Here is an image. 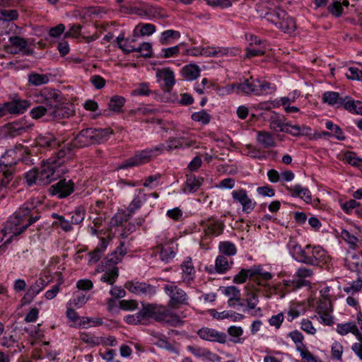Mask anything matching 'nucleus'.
I'll list each match as a JSON object with an SVG mask.
<instances>
[{"label":"nucleus","instance_id":"b1692460","mask_svg":"<svg viewBox=\"0 0 362 362\" xmlns=\"http://www.w3.org/2000/svg\"><path fill=\"white\" fill-rule=\"evenodd\" d=\"M44 280L38 279L33 284H32L28 289L27 292L21 299L23 305L30 303L34 297L37 296L44 288Z\"/></svg>","mask_w":362,"mask_h":362},{"label":"nucleus","instance_id":"4d7b16f0","mask_svg":"<svg viewBox=\"0 0 362 362\" xmlns=\"http://www.w3.org/2000/svg\"><path fill=\"white\" fill-rule=\"evenodd\" d=\"M256 83L257 84L258 91L257 95L272 93L275 90V87L272 86V84L267 81L256 80Z\"/></svg>","mask_w":362,"mask_h":362},{"label":"nucleus","instance_id":"052dcab7","mask_svg":"<svg viewBox=\"0 0 362 362\" xmlns=\"http://www.w3.org/2000/svg\"><path fill=\"white\" fill-rule=\"evenodd\" d=\"M341 237L352 248H355L358 246V239L356 236L351 235L348 230H343L341 231Z\"/></svg>","mask_w":362,"mask_h":362},{"label":"nucleus","instance_id":"0e129e2a","mask_svg":"<svg viewBox=\"0 0 362 362\" xmlns=\"http://www.w3.org/2000/svg\"><path fill=\"white\" fill-rule=\"evenodd\" d=\"M52 216L57 219L59 222V226L62 228V229L66 232H69L72 230V226L69 221L65 219V218L61 215L57 214H52Z\"/></svg>","mask_w":362,"mask_h":362},{"label":"nucleus","instance_id":"680f3d73","mask_svg":"<svg viewBox=\"0 0 362 362\" xmlns=\"http://www.w3.org/2000/svg\"><path fill=\"white\" fill-rule=\"evenodd\" d=\"M283 284L285 287L288 288L291 287L293 290H296L299 288L303 286L308 285V281L303 279H298V280H283Z\"/></svg>","mask_w":362,"mask_h":362},{"label":"nucleus","instance_id":"f3484780","mask_svg":"<svg viewBox=\"0 0 362 362\" xmlns=\"http://www.w3.org/2000/svg\"><path fill=\"white\" fill-rule=\"evenodd\" d=\"M233 199L241 204L243 211L247 214L250 213L255 207L256 202H253L247 195L245 189H240L232 192Z\"/></svg>","mask_w":362,"mask_h":362},{"label":"nucleus","instance_id":"a211bd4d","mask_svg":"<svg viewBox=\"0 0 362 362\" xmlns=\"http://www.w3.org/2000/svg\"><path fill=\"white\" fill-rule=\"evenodd\" d=\"M95 144H97V141L93 129L90 128L81 130L75 137L72 144L77 148H83Z\"/></svg>","mask_w":362,"mask_h":362},{"label":"nucleus","instance_id":"13d9d810","mask_svg":"<svg viewBox=\"0 0 362 362\" xmlns=\"http://www.w3.org/2000/svg\"><path fill=\"white\" fill-rule=\"evenodd\" d=\"M192 119L194 121L199 122L203 124H206L209 123L211 116L206 111L202 110L199 112H194L192 115Z\"/></svg>","mask_w":362,"mask_h":362},{"label":"nucleus","instance_id":"49530a36","mask_svg":"<svg viewBox=\"0 0 362 362\" xmlns=\"http://www.w3.org/2000/svg\"><path fill=\"white\" fill-rule=\"evenodd\" d=\"M158 248L160 250V256L162 261L168 262L175 257V252L172 247L160 245Z\"/></svg>","mask_w":362,"mask_h":362},{"label":"nucleus","instance_id":"6ab92c4d","mask_svg":"<svg viewBox=\"0 0 362 362\" xmlns=\"http://www.w3.org/2000/svg\"><path fill=\"white\" fill-rule=\"evenodd\" d=\"M55 170L56 167L52 163H49L48 160L46 163H44L40 168L37 170L38 176V185H45L50 183L51 181L54 179L53 175Z\"/></svg>","mask_w":362,"mask_h":362},{"label":"nucleus","instance_id":"39448f33","mask_svg":"<svg viewBox=\"0 0 362 362\" xmlns=\"http://www.w3.org/2000/svg\"><path fill=\"white\" fill-rule=\"evenodd\" d=\"M337 331L341 335L352 333L356 337L358 342L354 343L352 345L351 349L362 361V333L358 330L357 326L353 322L338 324Z\"/></svg>","mask_w":362,"mask_h":362},{"label":"nucleus","instance_id":"58836bf2","mask_svg":"<svg viewBox=\"0 0 362 362\" xmlns=\"http://www.w3.org/2000/svg\"><path fill=\"white\" fill-rule=\"evenodd\" d=\"M344 107L349 112L362 115V102L361 101H354L347 97V99L345 100Z\"/></svg>","mask_w":362,"mask_h":362},{"label":"nucleus","instance_id":"8fccbe9b","mask_svg":"<svg viewBox=\"0 0 362 362\" xmlns=\"http://www.w3.org/2000/svg\"><path fill=\"white\" fill-rule=\"evenodd\" d=\"M187 349L191 354L197 357H209L212 355V353L207 349L198 346H188Z\"/></svg>","mask_w":362,"mask_h":362},{"label":"nucleus","instance_id":"338daca9","mask_svg":"<svg viewBox=\"0 0 362 362\" xmlns=\"http://www.w3.org/2000/svg\"><path fill=\"white\" fill-rule=\"evenodd\" d=\"M317 313L332 312V303L329 298L320 299L317 306Z\"/></svg>","mask_w":362,"mask_h":362},{"label":"nucleus","instance_id":"c85d7f7f","mask_svg":"<svg viewBox=\"0 0 362 362\" xmlns=\"http://www.w3.org/2000/svg\"><path fill=\"white\" fill-rule=\"evenodd\" d=\"M109 243V240L105 238H100V244L96 247V248L88 253L90 256L89 263L95 264L98 262L102 257L104 252L105 251L107 245Z\"/></svg>","mask_w":362,"mask_h":362},{"label":"nucleus","instance_id":"e2e57ef3","mask_svg":"<svg viewBox=\"0 0 362 362\" xmlns=\"http://www.w3.org/2000/svg\"><path fill=\"white\" fill-rule=\"evenodd\" d=\"M331 353L332 358L341 361L343 354L342 345L338 341H334L331 347Z\"/></svg>","mask_w":362,"mask_h":362},{"label":"nucleus","instance_id":"20e7f679","mask_svg":"<svg viewBox=\"0 0 362 362\" xmlns=\"http://www.w3.org/2000/svg\"><path fill=\"white\" fill-rule=\"evenodd\" d=\"M161 148L156 146L151 148H147L143 151H138L135 155L124 161L119 167L120 169L130 168L133 166H139L147 163L151 160L153 157L156 155V152H160Z\"/></svg>","mask_w":362,"mask_h":362},{"label":"nucleus","instance_id":"603ef678","mask_svg":"<svg viewBox=\"0 0 362 362\" xmlns=\"http://www.w3.org/2000/svg\"><path fill=\"white\" fill-rule=\"evenodd\" d=\"M125 103V99L121 96H114L110 99L109 107L114 112H119Z\"/></svg>","mask_w":362,"mask_h":362},{"label":"nucleus","instance_id":"bf43d9fd","mask_svg":"<svg viewBox=\"0 0 362 362\" xmlns=\"http://www.w3.org/2000/svg\"><path fill=\"white\" fill-rule=\"evenodd\" d=\"M229 268L228 259L223 256L219 255L216 259V269L218 272L223 273Z\"/></svg>","mask_w":362,"mask_h":362},{"label":"nucleus","instance_id":"bb28decb","mask_svg":"<svg viewBox=\"0 0 362 362\" xmlns=\"http://www.w3.org/2000/svg\"><path fill=\"white\" fill-rule=\"evenodd\" d=\"M41 96L44 98V105L47 107L56 105L57 103H60L61 95L57 90L45 88L42 91Z\"/></svg>","mask_w":362,"mask_h":362},{"label":"nucleus","instance_id":"a19ab883","mask_svg":"<svg viewBox=\"0 0 362 362\" xmlns=\"http://www.w3.org/2000/svg\"><path fill=\"white\" fill-rule=\"evenodd\" d=\"M223 293L228 296L229 298L235 299L238 303V305L243 306V303L240 302L241 293L240 291L235 286H230L225 287L223 290Z\"/></svg>","mask_w":362,"mask_h":362},{"label":"nucleus","instance_id":"423d86ee","mask_svg":"<svg viewBox=\"0 0 362 362\" xmlns=\"http://www.w3.org/2000/svg\"><path fill=\"white\" fill-rule=\"evenodd\" d=\"M35 208V206L33 202L24 204L23 206L21 207L15 214L14 217L9 220L7 223H10L13 227L21 228L23 226L28 223L29 220L31 219V218L37 216L38 218L35 221H37L40 218V216H33L32 211Z\"/></svg>","mask_w":362,"mask_h":362},{"label":"nucleus","instance_id":"f03ea898","mask_svg":"<svg viewBox=\"0 0 362 362\" xmlns=\"http://www.w3.org/2000/svg\"><path fill=\"white\" fill-rule=\"evenodd\" d=\"M14 153V150L7 151L0 161V197L2 198L5 197L13 187V170L12 165L16 163V160L12 161L6 160L7 157L12 156Z\"/></svg>","mask_w":362,"mask_h":362},{"label":"nucleus","instance_id":"37998d69","mask_svg":"<svg viewBox=\"0 0 362 362\" xmlns=\"http://www.w3.org/2000/svg\"><path fill=\"white\" fill-rule=\"evenodd\" d=\"M226 53V49L220 47L202 48L199 52L200 55L206 57H221Z\"/></svg>","mask_w":362,"mask_h":362},{"label":"nucleus","instance_id":"5701e85b","mask_svg":"<svg viewBox=\"0 0 362 362\" xmlns=\"http://www.w3.org/2000/svg\"><path fill=\"white\" fill-rule=\"evenodd\" d=\"M156 77L158 80L164 81L163 90L170 92L175 83L173 71L170 69H158L156 72Z\"/></svg>","mask_w":362,"mask_h":362},{"label":"nucleus","instance_id":"cd10ccee","mask_svg":"<svg viewBox=\"0 0 362 362\" xmlns=\"http://www.w3.org/2000/svg\"><path fill=\"white\" fill-rule=\"evenodd\" d=\"M346 98H340L337 92L327 91L325 92L322 95V100L324 103L329 104V105H335L337 107H344Z\"/></svg>","mask_w":362,"mask_h":362},{"label":"nucleus","instance_id":"3c124183","mask_svg":"<svg viewBox=\"0 0 362 362\" xmlns=\"http://www.w3.org/2000/svg\"><path fill=\"white\" fill-rule=\"evenodd\" d=\"M49 107L45 105H38L33 108L30 112V116L33 119H39L42 116L47 115L49 117Z\"/></svg>","mask_w":362,"mask_h":362},{"label":"nucleus","instance_id":"dca6fc26","mask_svg":"<svg viewBox=\"0 0 362 362\" xmlns=\"http://www.w3.org/2000/svg\"><path fill=\"white\" fill-rule=\"evenodd\" d=\"M9 42L11 44L5 47L6 52L11 54H17L23 51L25 55L33 54V50L27 48L28 42L24 38L13 36L9 38Z\"/></svg>","mask_w":362,"mask_h":362},{"label":"nucleus","instance_id":"a878e982","mask_svg":"<svg viewBox=\"0 0 362 362\" xmlns=\"http://www.w3.org/2000/svg\"><path fill=\"white\" fill-rule=\"evenodd\" d=\"M287 126L289 123L286 122L283 117L274 112L269 119V127L276 133L285 132L287 131Z\"/></svg>","mask_w":362,"mask_h":362},{"label":"nucleus","instance_id":"4be33fe9","mask_svg":"<svg viewBox=\"0 0 362 362\" xmlns=\"http://www.w3.org/2000/svg\"><path fill=\"white\" fill-rule=\"evenodd\" d=\"M6 115L8 114L18 115L23 113L30 106L26 100H13L4 103Z\"/></svg>","mask_w":362,"mask_h":362},{"label":"nucleus","instance_id":"6e6552de","mask_svg":"<svg viewBox=\"0 0 362 362\" xmlns=\"http://www.w3.org/2000/svg\"><path fill=\"white\" fill-rule=\"evenodd\" d=\"M164 290L170 297L169 305L172 308H177L180 305L187 304V293L174 284L165 285Z\"/></svg>","mask_w":362,"mask_h":362},{"label":"nucleus","instance_id":"de8ad7c7","mask_svg":"<svg viewBox=\"0 0 362 362\" xmlns=\"http://www.w3.org/2000/svg\"><path fill=\"white\" fill-rule=\"evenodd\" d=\"M218 248L221 253L228 256L234 255L237 252L235 245L228 241L221 242Z\"/></svg>","mask_w":362,"mask_h":362},{"label":"nucleus","instance_id":"4c0bfd02","mask_svg":"<svg viewBox=\"0 0 362 362\" xmlns=\"http://www.w3.org/2000/svg\"><path fill=\"white\" fill-rule=\"evenodd\" d=\"M180 34L178 31L168 30L162 33L160 42L163 45H167L173 42V40L178 39Z\"/></svg>","mask_w":362,"mask_h":362},{"label":"nucleus","instance_id":"1a4fd4ad","mask_svg":"<svg viewBox=\"0 0 362 362\" xmlns=\"http://www.w3.org/2000/svg\"><path fill=\"white\" fill-rule=\"evenodd\" d=\"M33 126V124L28 122L25 119H21L5 125L2 132L5 137L13 138L28 132Z\"/></svg>","mask_w":362,"mask_h":362},{"label":"nucleus","instance_id":"69168bd1","mask_svg":"<svg viewBox=\"0 0 362 362\" xmlns=\"http://www.w3.org/2000/svg\"><path fill=\"white\" fill-rule=\"evenodd\" d=\"M344 159L347 163L356 167H359L360 163L362 162V158L357 157L356 154L352 151L346 152Z\"/></svg>","mask_w":362,"mask_h":362},{"label":"nucleus","instance_id":"393cba45","mask_svg":"<svg viewBox=\"0 0 362 362\" xmlns=\"http://www.w3.org/2000/svg\"><path fill=\"white\" fill-rule=\"evenodd\" d=\"M182 281L187 284L194 281L195 269L190 257H187L181 264Z\"/></svg>","mask_w":362,"mask_h":362},{"label":"nucleus","instance_id":"e433bc0d","mask_svg":"<svg viewBox=\"0 0 362 362\" xmlns=\"http://www.w3.org/2000/svg\"><path fill=\"white\" fill-rule=\"evenodd\" d=\"M287 13L284 10L280 8H276L273 11L267 14V19L274 23L277 27L279 25L280 22L284 19Z\"/></svg>","mask_w":362,"mask_h":362},{"label":"nucleus","instance_id":"72a5a7b5","mask_svg":"<svg viewBox=\"0 0 362 362\" xmlns=\"http://www.w3.org/2000/svg\"><path fill=\"white\" fill-rule=\"evenodd\" d=\"M200 69L197 65L189 64L185 66L181 70L182 76L187 80L192 81L199 77Z\"/></svg>","mask_w":362,"mask_h":362},{"label":"nucleus","instance_id":"7ed1b4c3","mask_svg":"<svg viewBox=\"0 0 362 362\" xmlns=\"http://www.w3.org/2000/svg\"><path fill=\"white\" fill-rule=\"evenodd\" d=\"M299 258L300 262L310 265H319L327 262V256L326 252L321 247L307 245L303 248L301 258Z\"/></svg>","mask_w":362,"mask_h":362},{"label":"nucleus","instance_id":"473e14b6","mask_svg":"<svg viewBox=\"0 0 362 362\" xmlns=\"http://www.w3.org/2000/svg\"><path fill=\"white\" fill-rule=\"evenodd\" d=\"M203 179L201 177H196L194 175H187V180L185 182L186 187L184 189L185 192L193 193L198 190L202 185Z\"/></svg>","mask_w":362,"mask_h":362},{"label":"nucleus","instance_id":"ea45409f","mask_svg":"<svg viewBox=\"0 0 362 362\" xmlns=\"http://www.w3.org/2000/svg\"><path fill=\"white\" fill-rule=\"evenodd\" d=\"M127 250L124 248V243H121L117 250L108 257L107 262H110L112 264H116L122 260Z\"/></svg>","mask_w":362,"mask_h":362},{"label":"nucleus","instance_id":"412c9836","mask_svg":"<svg viewBox=\"0 0 362 362\" xmlns=\"http://www.w3.org/2000/svg\"><path fill=\"white\" fill-rule=\"evenodd\" d=\"M73 112L70 107L57 103L56 105L49 107V117L51 119H61L69 117Z\"/></svg>","mask_w":362,"mask_h":362},{"label":"nucleus","instance_id":"9b49d317","mask_svg":"<svg viewBox=\"0 0 362 362\" xmlns=\"http://www.w3.org/2000/svg\"><path fill=\"white\" fill-rule=\"evenodd\" d=\"M124 286L131 293L147 298H151L156 293L155 286L144 282L127 281Z\"/></svg>","mask_w":362,"mask_h":362},{"label":"nucleus","instance_id":"864d4df0","mask_svg":"<svg viewBox=\"0 0 362 362\" xmlns=\"http://www.w3.org/2000/svg\"><path fill=\"white\" fill-rule=\"evenodd\" d=\"M71 223L72 224H79L81 223L85 218L86 211L81 207H77L76 209L71 212Z\"/></svg>","mask_w":362,"mask_h":362},{"label":"nucleus","instance_id":"09e8293b","mask_svg":"<svg viewBox=\"0 0 362 362\" xmlns=\"http://www.w3.org/2000/svg\"><path fill=\"white\" fill-rule=\"evenodd\" d=\"M118 277V269L117 267L105 272L101 276L100 280L112 285Z\"/></svg>","mask_w":362,"mask_h":362},{"label":"nucleus","instance_id":"2eb2a0df","mask_svg":"<svg viewBox=\"0 0 362 362\" xmlns=\"http://www.w3.org/2000/svg\"><path fill=\"white\" fill-rule=\"evenodd\" d=\"M73 146L70 143L64 144L56 153L55 156L48 159L49 163H52L57 168L70 160L73 156Z\"/></svg>","mask_w":362,"mask_h":362},{"label":"nucleus","instance_id":"f704fd0d","mask_svg":"<svg viewBox=\"0 0 362 362\" xmlns=\"http://www.w3.org/2000/svg\"><path fill=\"white\" fill-rule=\"evenodd\" d=\"M287 247L289 250L290 253L297 261L300 262V258H301L302 255L303 253V249L301 248L300 245L293 238H290Z\"/></svg>","mask_w":362,"mask_h":362},{"label":"nucleus","instance_id":"9d476101","mask_svg":"<svg viewBox=\"0 0 362 362\" xmlns=\"http://www.w3.org/2000/svg\"><path fill=\"white\" fill-rule=\"evenodd\" d=\"M228 93L235 92L238 94H251L257 95V84L256 80L251 77L250 79H245L240 83H233L226 87Z\"/></svg>","mask_w":362,"mask_h":362},{"label":"nucleus","instance_id":"6e6d98bb","mask_svg":"<svg viewBox=\"0 0 362 362\" xmlns=\"http://www.w3.org/2000/svg\"><path fill=\"white\" fill-rule=\"evenodd\" d=\"M326 128L332 131V136L340 141L345 139V136L343 134L342 130L340 127L336 124H334L332 122H327L325 124Z\"/></svg>","mask_w":362,"mask_h":362},{"label":"nucleus","instance_id":"c9c22d12","mask_svg":"<svg viewBox=\"0 0 362 362\" xmlns=\"http://www.w3.org/2000/svg\"><path fill=\"white\" fill-rule=\"evenodd\" d=\"M277 28L284 33H291L296 30V25L294 19L287 14Z\"/></svg>","mask_w":362,"mask_h":362},{"label":"nucleus","instance_id":"c03bdc74","mask_svg":"<svg viewBox=\"0 0 362 362\" xmlns=\"http://www.w3.org/2000/svg\"><path fill=\"white\" fill-rule=\"evenodd\" d=\"M49 78L45 74L32 73L28 76V82L33 86H41L47 83Z\"/></svg>","mask_w":362,"mask_h":362},{"label":"nucleus","instance_id":"f257e3e1","mask_svg":"<svg viewBox=\"0 0 362 362\" xmlns=\"http://www.w3.org/2000/svg\"><path fill=\"white\" fill-rule=\"evenodd\" d=\"M153 318L157 322L177 326L181 323L179 317L174 314L169 308L161 305L144 304L142 309L137 313V321L145 323L149 319Z\"/></svg>","mask_w":362,"mask_h":362},{"label":"nucleus","instance_id":"79ce46f5","mask_svg":"<svg viewBox=\"0 0 362 362\" xmlns=\"http://www.w3.org/2000/svg\"><path fill=\"white\" fill-rule=\"evenodd\" d=\"M288 336L292 339V341L295 343L296 350L298 351H301L306 346L303 344V341L304 339L303 335L298 330H294L288 334Z\"/></svg>","mask_w":362,"mask_h":362},{"label":"nucleus","instance_id":"c756f323","mask_svg":"<svg viewBox=\"0 0 362 362\" xmlns=\"http://www.w3.org/2000/svg\"><path fill=\"white\" fill-rule=\"evenodd\" d=\"M257 141L258 144L264 148H272L276 145L272 134L267 131L257 132Z\"/></svg>","mask_w":362,"mask_h":362},{"label":"nucleus","instance_id":"7c9ffc66","mask_svg":"<svg viewBox=\"0 0 362 362\" xmlns=\"http://www.w3.org/2000/svg\"><path fill=\"white\" fill-rule=\"evenodd\" d=\"M286 189L291 192L293 197H299L306 203L311 202V194L308 188L303 187L300 185H296L293 187H286Z\"/></svg>","mask_w":362,"mask_h":362},{"label":"nucleus","instance_id":"a18cd8bd","mask_svg":"<svg viewBox=\"0 0 362 362\" xmlns=\"http://www.w3.org/2000/svg\"><path fill=\"white\" fill-rule=\"evenodd\" d=\"M93 132L97 144L104 142L107 140V137L113 133V131L110 128L93 129Z\"/></svg>","mask_w":362,"mask_h":362},{"label":"nucleus","instance_id":"aec40b11","mask_svg":"<svg viewBox=\"0 0 362 362\" xmlns=\"http://www.w3.org/2000/svg\"><path fill=\"white\" fill-rule=\"evenodd\" d=\"M201 224L204 227V231L206 236H218L222 233L224 228V224L222 221L214 220L213 218L202 221Z\"/></svg>","mask_w":362,"mask_h":362},{"label":"nucleus","instance_id":"2f4dec72","mask_svg":"<svg viewBox=\"0 0 362 362\" xmlns=\"http://www.w3.org/2000/svg\"><path fill=\"white\" fill-rule=\"evenodd\" d=\"M37 144L40 146L54 148L59 146V142L50 134L40 135L37 138Z\"/></svg>","mask_w":362,"mask_h":362},{"label":"nucleus","instance_id":"5fc2aeb1","mask_svg":"<svg viewBox=\"0 0 362 362\" xmlns=\"http://www.w3.org/2000/svg\"><path fill=\"white\" fill-rule=\"evenodd\" d=\"M346 267L351 270H358L362 264L358 255L354 254L346 257L345 259Z\"/></svg>","mask_w":362,"mask_h":362},{"label":"nucleus","instance_id":"774afa93","mask_svg":"<svg viewBox=\"0 0 362 362\" xmlns=\"http://www.w3.org/2000/svg\"><path fill=\"white\" fill-rule=\"evenodd\" d=\"M134 52L141 53V56L144 57H151L152 53L151 45L148 42H144L138 47H134Z\"/></svg>","mask_w":362,"mask_h":362},{"label":"nucleus","instance_id":"4468645a","mask_svg":"<svg viewBox=\"0 0 362 362\" xmlns=\"http://www.w3.org/2000/svg\"><path fill=\"white\" fill-rule=\"evenodd\" d=\"M197 334L202 339L211 342L224 344L227 340L226 334L207 327H202Z\"/></svg>","mask_w":362,"mask_h":362},{"label":"nucleus","instance_id":"f8f14e48","mask_svg":"<svg viewBox=\"0 0 362 362\" xmlns=\"http://www.w3.org/2000/svg\"><path fill=\"white\" fill-rule=\"evenodd\" d=\"M244 300L247 303L245 310L247 311L252 316L262 315V310L260 308L257 307L259 303V298L256 291L249 286H245V293Z\"/></svg>","mask_w":362,"mask_h":362},{"label":"nucleus","instance_id":"ddd939ff","mask_svg":"<svg viewBox=\"0 0 362 362\" xmlns=\"http://www.w3.org/2000/svg\"><path fill=\"white\" fill-rule=\"evenodd\" d=\"M74 190V183L71 180L62 179L56 184L52 185L49 192L52 195H57L59 198H65L70 195Z\"/></svg>","mask_w":362,"mask_h":362},{"label":"nucleus","instance_id":"0eeeda50","mask_svg":"<svg viewBox=\"0 0 362 362\" xmlns=\"http://www.w3.org/2000/svg\"><path fill=\"white\" fill-rule=\"evenodd\" d=\"M37 218V216L31 218V219L29 220V223L23 226L21 228L13 227L10 223H6L4 228L0 232V253L1 251H4L3 247L11 243L13 236L21 234L28 226L35 223Z\"/></svg>","mask_w":362,"mask_h":362}]
</instances>
